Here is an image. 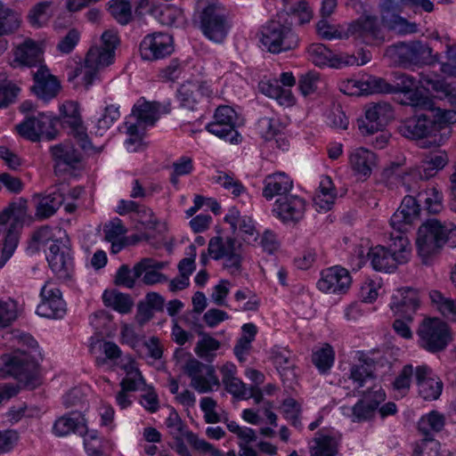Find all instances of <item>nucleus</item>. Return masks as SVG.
Instances as JSON below:
<instances>
[{
  "instance_id": "nucleus-9",
  "label": "nucleus",
  "mask_w": 456,
  "mask_h": 456,
  "mask_svg": "<svg viewBox=\"0 0 456 456\" xmlns=\"http://www.w3.org/2000/svg\"><path fill=\"white\" fill-rule=\"evenodd\" d=\"M46 260L57 279L66 281L72 278L75 272V264L73 252L68 239L60 237L54 240L49 247Z\"/></svg>"
},
{
  "instance_id": "nucleus-39",
  "label": "nucleus",
  "mask_w": 456,
  "mask_h": 456,
  "mask_svg": "<svg viewBox=\"0 0 456 456\" xmlns=\"http://www.w3.org/2000/svg\"><path fill=\"white\" fill-rule=\"evenodd\" d=\"M335 360V353L329 344L316 347L312 353V362L321 374H326L332 367Z\"/></svg>"
},
{
  "instance_id": "nucleus-30",
  "label": "nucleus",
  "mask_w": 456,
  "mask_h": 456,
  "mask_svg": "<svg viewBox=\"0 0 456 456\" xmlns=\"http://www.w3.org/2000/svg\"><path fill=\"white\" fill-rule=\"evenodd\" d=\"M368 257L372 267L379 272L391 273L402 265L387 247L378 245L370 248Z\"/></svg>"
},
{
  "instance_id": "nucleus-19",
  "label": "nucleus",
  "mask_w": 456,
  "mask_h": 456,
  "mask_svg": "<svg viewBox=\"0 0 456 456\" xmlns=\"http://www.w3.org/2000/svg\"><path fill=\"white\" fill-rule=\"evenodd\" d=\"M398 132L411 140H419L436 136V126L428 111L415 115L402 121Z\"/></svg>"
},
{
  "instance_id": "nucleus-57",
  "label": "nucleus",
  "mask_w": 456,
  "mask_h": 456,
  "mask_svg": "<svg viewBox=\"0 0 456 456\" xmlns=\"http://www.w3.org/2000/svg\"><path fill=\"white\" fill-rule=\"evenodd\" d=\"M138 278L139 276H135L134 267L130 269L127 265H122L116 273L115 283L118 286L132 289Z\"/></svg>"
},
{
  "instance_id": "nucleus-61",
  "label": "nucleus",
  "mask_w": 456,
  "mask_h": 456,
  "mask_svg": "<svg viewBox=\"0 0 456 456\" xmlns=\"http://www.w3.org/2000/svg\"><path fill=\"white\" fill-rule=\"evenodd\" d=\"M17 317L14 302L0 299V328L9 326Z\"/></svg>"
},
{
  "instance_id": "nucleus-16",
  "label": "nucleus",
  "mask_w": 456,
  "mask_h": 456,
  "mask_svg": "<svg viewBox=\"0 0 456 456\" xmlns=\"http://www.w3.org/2000/svg\"><path fill=\"white\" fill-rule=\"evenodd\" d=\"M306 205L304 198L289 194L275 200L272 212L281 223L295 224L304 218Z\"/></svg>"
},
{
  "instance_id": "nucleus-37",
  "label": "nucleus",
  "mask_w": 456,
  "mask_h": 456,
  "mask_svg": "<svg viewBox=\"0 0 456 456\" xmlns=\"http://www.w3.org/2000/svg\"><path fill=\"white\" fill-rule=\"evenodd\" d=\"M342 268L335 265L322 272V277L317 282L320 290L326 293H336L342 289Z\"/></svg>"
},
{
  "instance_id": "nucleus-1",
  "label": "nucleus",
  "mask_w": 456,
  "mask_h": 456,
  "mask_svg": "<svg viewBox=\"0 0 456 456\" xmlns=\"http://www.w3.org/2000/svg\"><path fill=\"white\" fill-rule=\"evenodd\" d=\"M360 363L351 368L349 379L362 398L352 407L349 419L355 423L371 421L379 406L386 400V393L375 383V362L370 357L359 359Z\"/></svg>"
},
{
  "instance_id": "nucleus-28",
  "label": "nucleus",
  "mask_w": 456,
  "mask_h": 456,
  "mask_svg": "<svg viewBox=\"0 0 456 456\" xmlns=\"http://www.w3.org/2000/svg\"><path fill=\"white\" fill-rule=\"evenodd\" d=\"M63 201L62 193L57 190L50 193L35 195L33 202L35 203L37 219L44 220L51 217L56 213Z\"/></svg>"
},
{
  "instance_id": "nucleus-47",
  "label": "nucleus",
  "mask_w": 456,
  "mask_h": 456,
  "mask_svg": "<svg viewBox=\"0 0 456 456\" xmlns=\"http://www.w3.org/2000/svg\"><path fill=\"white\" fill-rule=\"evenodd\" d=\"M120 117L119 107L114 104L104 108L103 113L97 118L96 133L102 135Z\"/></svg>"
},
{
  "instance_id": "nucleus-20",
  "label": "nucleus",
  "mask_w": 456,
  "mask_h": 456,
  "mask_svg": "<svg viewBox=\"0 0 456 456\" xmlns=\"http://www.w3.org/2000/svg\"><path fill=\"white\" fill-rule=\"evenodd\" d=\"M212 90L207 82L201 80H188L182 84L177 90V100L180 106L190 110H197V106L208 99Z\"/></svg>"
},
{
  "instance_id": "nucleus-14",
  "label": "nucleus",
  "mask_w": 456,
  "mask_h": 456,
  "mask_svg": "<svg viewBox=\"0 0 456 456\" xmlns=\"http://www.w3.org/2000/svg\"><path fill=\"white\" fill-rule=\"evenodd\" d=\"M41 301L36 313L48 319H61L66 314V303L59 287L51 281H45L40 290Z\"/></svg>"
},
{
  "instance_id": "nucleus-23",
  "label": "nucleus",
  "mask_w": 456,
  "mask_h": 456,
  "mask_svg": "<svg viewBox=\"0 0 456 456\" xmlns=\"http://www.w3.org/2000/svg\"><path fill=\"white\" fill-rule=\"evenodd\" d=\"M415 378L419 395L426 401L436 400L443 390L442 380L432 375V370L426 365L418 366Z\"/></svg>"
},
{
  "instance_id": "nucleus-64",
  "label": "nucleus",
  "mask_w": 456,
  "mask_h": 456,
  "mask_svg": "<svg viewBox=\"0 0 456 456\" xmlns=\"http://www.w3.org/2000/svg\"><path fill=\"white\" fill-rule=\"evenodd\" d=\"M105 240L109 242L117 240L120 236L126 232L122 221L116 217L109 224H106L103 229Z\"/></svg>"
},
{
  "instance_id": "nucleus-10",
  "label": "nucleus",
  "mask_w": 456,
  "mask_h": 456,
  "mask_svg": "<svg viewBox=\"0 0 456 456\" xmlns=\"http://www.w3.org/2000/svg\"><path fill=\"white\" fill-rule=\"evenodd\" d=\"M419 346L430 353L445 349L451 336L448 326L438 318L424 319L417 330Z\"/></svg>"
},
{
  "instance_id": "nucleus-56",
  "label": "nucleus",
  "mask_w": 456,
  "mask_h": 456,
  "mask_svg": "<svg viewBox=\"0 0 456 456\" xmlns=\"http://www.w3.org/2000/svg\"><path fill=\"white\" fill-rule=\"evenodd\" d=\"M440 443L433 436H424L413 450V456H439Z\"/></svg>"
},
{
  "instance_id": "nucleus-43",
  "label": "nucleus",
  "mask_w": 456,
  "mask_h": 456,
  "mask_svg": "<svg viewBox=\"0 0 456 456\" xmlns=\"http://www.w3.org/2000/svg\"><path fill=\"white\" fill-rule=\"evenodd\" d=\"M213 181L224 190L230 191L235 198L241 196L247 191L242 183L232 173L218 171L213 177Z\"/></svg>"
},
{
  "instance_id": "nucleus-21",
  "label": "nucleus",
  "mask_w": 456,
  "mask_h": 456,
  "mask_svg": "<svg viewBox=\"0 0 456 456\" xmlns=\"http://www.w3.org/2000/svg\"><path fill=\"white\" fill-rule=\"evenodd\" d=\"M422 194L419 193L418 199L412 196H405L398 209L390 218L391 226L397 232L406 231V226L418 219L420 212L419 202Z\"/></svg>"
},
{
  "instance_id": "nucleus-51",
  "label": "nucleus",
  "mask_w": 456,
  "mask_h": 456,
  "mask_svg": "<svg viewBox=\"0 0 456 456\" xmlns=\"http://www.w3.org/2000/svg\"><path fill=\"white\" fill-rule=\"evenodd\" d=\"M320 82V74L317 71L311 70L300 75L298 78V89L304 96H307L317 90Z\"/></svg>"
},
{
  "instance_id": "nucleus-13",
  "label": "nucleus",
  "mask_w": 456,
  "mask_h": 456,
  "mask_svg": "<svg viewBox=\"0 0 456 456\" xmlns=\"http://www.w3.org/2000/svg\"><path fill=\"white\" fill-rule=\"evenodd\" d=\"M60 123L69 126L70 133L80 148L86 152H94V148L88 137L86 128L83 126L78 104L76 102H65L61 107Z\"/></svg>"
},
{
  "instance_id": "nucleus-41",
  "label": "nucleus",
  "mask_w": 456,
  "mask_h": 456,
  "mask_svg": "<svg viewBox=\"0 0 456 456\" xmlns=\"http://www.w3.org/2000/svg\"><path fill=\"white\" fill-rule=\"evenodd\" d=\"M202 336L194 348L195 354L201 359L211 362L216 356V352L220 348L221 343L207 333L199 332Z\"/></svg>"
},
{
  "instance_id": "nucleus-24",
  "label": "nucleus",
  "mask_w": 456,
  "mask_h": 456,
  "mask_svg": "<svg viewBox=\"0 0 456 456\" xmlns=\"http://www.w3.org/2000/svg\"><path fill=\"white\" fill-rule=\"evenodd\" d=\"M35 84L32 90L41 100L48 102L56 97L61 86L57 78L49 73V70L40 67L34 74Z\"/></svg>"
},
{
  "instance_id": "nucleus-22",
  "label": "nucleus",
  "mask_w": 456,
  "mask_h": 456,
  "mask_svg": "<svg viewBox=\"0 0 456 456\" xmlns=\"http://www.w3.org/2000/svg\"><path fill=\"white\" fill-rule=\"evenodd\" d=\"M419 306V291L411 287L399 289L392 297L391 308L396 314L412 321V314Z\"/></svg>"
},
{
  "instance_id": "nucleus-36",
  "label": "nucleus",
  "mask_w": 456,
  "mask_h": 456,
  "mask_svg": "<svg viewBox=\"0 0 456 456\" xmlns=\"http://www.w3.org/2000/svg\"><path fill=\"white\" fill-rule=\"evenodd\" d=\"M132 114L136 118L138 124L153 126L159 118V104L141 98L134 105Z\"/></svg>"
},
{
  "instance_id": "nucleus-25",
  "label": "nucleus",
  "mask_w": 456,
  "mask_h": 456,
  "mask_svg": "<svg viewBox=\"0 0 456 456\" xmlns=\"http://www.w3.org/2000/svg\"><path fill=\"white\" fill-rule=\"evenodd\" d=\"M263 197L267 200H272L274 197H285L289 195L293 188V181L285 173H274L268 175L263 181Z\"/></svg>"
},
{
  "instance_id": "nucleus-5",
  "label": "nucleus",
  "mask_w": 456,
  "mask_h": 456,
  "mask_svg": "<svg viewBox=\"0 0 456 456\" xmlns=\"http://www.w3.org/2000/svg\"><path fill=\"white\" fill-rule=\"evenodd\" d=\"M24 215L23 208L15 203L9 205L0 213V233L5 234L1 248L0 269L12 257L18 246Z\"/></svg>"
},
{
  "instance_id": "nucleus-26",
  "label": "nucleus",
  "mask_w": 456,
  "mask_h": 456,
  "mask_svg": "<svg viewBox=\"0 0 456 456\" xmlns=\"http://www.w3.org/2000/svg\"><path fill=\"white\" fill-rule=\"evenodd\" d=\"M167 263L156 259L146 257L134 265L135 276L142 278V281L146 285H153L167 281V278L159 270L164 269Z\"/></svg>"
},
{
  "instance_id": "nucleus-18",
  "label": "nucleus",
  "mask_w": 456,
  "mask_h": 456,
  "mask_svg": "<svg viewBox=\"0 0 456 456\" xmlns=\"http://www.w3.org/2000/svg\"><path fill=\"white\" fill-rule=\"evenodd\" d=\"M346 36L360 38L363 42L380 44L385 36L377 16L364 15L349 24Z\"/></svg>"
},
{
  "instance_id": "nucleus-55",
  "label": "nucleus",
  "mask_w": 456,
  "mask_h": 456,
  "mask_svg": "<svg viewBox=\"0 0 456 456\" xmlns=\"http://www.w3.org/2000/svg\"><path fill=\"white\" fill-rule=\"evenodd\" d=\"M393 76V94L409 92L410 89L416 87V79L405 73L395 71Z\"/></svg>"
},
{
  "instance_id": "nucleus-7",
  "label": "nucleus",
  "mask_w": 456,
  "mask_h": 456,
  "mask_svg": "<svg viewBox=\"0 0 456 456\" xmlns=\"http://www.w3.org/2000/svg\"><path fill=\"white\" fill-rule=\"evenodd\" d=\"M262 46L272 53H280L295 49L298 45V36L291 27L279 20L265 23L259 32Z\"/></svg>"
},
{
  "instance_id": "nucleus-4",
  "label": "nucleus",
  "mask_w": 456,
  "mask_h": 456,
  "mask_svg": "<svg viewBox=\"0 0 456 456\" xmlns=\"http://www.w3.org/2000/svg\"><path fill=\"white\" fill-rule=\"evenodd\" d=\"M196 13L203 35L213 42H223L231 28L225 9L216 0H197Z\"/></svg>"
},
{
  "instance_id": "nucleus-54",
  "label": "nucleus",
  "mask_w": 456,
  "mask_h": 456,
  "mask_svg": "<svg viewBox=\"0 0 456 456\" xmlns=\"http://www.w3.org/2000/svg\"><path fill=\"white\" fill-rule=\"evenodd\" d=\"M37 124L36 117H30L17 125L16 130L20 136L31 142H37L42 136L40 131L37 129Z\"/></svg>"
},
{
  "instance_id": "nucleus-50",
  "label": "nucleus",
  "mask_w": 456,
  "mask_h": 456,
  "mask_svg": "<svg viewBox=\"0 0 456 456\" xmlns=\"http://www.w3.org/2000/svg\"><path fill=\"white\" fill-rule=\"evenodd\" d=\"M51 4V2H42L36 4L30 10L28 18L33 27H42L48 21L50 18L49 7Z\"/></svg>"
},
{
  "instance_id": "nucleus-60",
  "label": "nucleus",
  "mask_w": 456,
  "mask_h": 456,
  "mask_svg": "<svg viewBox=\"0 0 456 456\" xmlns=\"http://www.w3.org/2000/svg\"><path fill=\"white\" fill-rule=\"evenodd\" d=\"M413 374V367L411 364L403 366L398 376L393 382V387L395 390L405 394L411 386V380Z\"/></svg>"
},
{
  "instance_id": "nucleus-29",
  "label": "nucleus",
  "mask_w": 456,
  "mask_h": 456,
  "mask_svg": "<svg viewBox=\"0 0 456 456\" xmlns=\"http://www.w3.org/2000/svg\"><path fill=\"white\" fill-rule=\"evenodd\" d=\"M349 165L354 175L366 179L376 166V155L366 148H357L349 155Z\"/></svg>"
},
{
  "instance_id": "nucleus-42",
  "label": "nucleus",
  "mask_w": 456,
  "mask_h": 456,
  "mask_svg": "<svg viewBox=\"0 0 456 456\" xmlns=\"http://www.w3.org/2000/svg\"><path fill=\"white\" fill-rule=\"evenodd\" d=\"M444 424V416L438 411H432L419 420V431L423 436H433V432H440Z\"/></svg>"
},
{
  "instance_id": "nucleus-40",
  "label": "nucleus",
  "mask_w": 456,
  "mask_h": 456,
  "mask_svg": "<svg viewBox=\"0 0 456 456\" xmlns=\"http://www.w3.org/2000/svg\"><path fill=\"white\" fill-rule=\"evenodd\" d=\"M317 435L310 444V456H335L338 453L337 441L330 436Z\"/></svg>"
},
{
  "instance_id": "nucleus-34",
  "label": "nucleus",
  "mask_w": 456,
  "mask_h": 456,
  "mask_svg": "<svg viewBox=\"0 0 456 456\" xmlns=\"http://www.w3.org/2000/svg\"><path fill=\"white\" fill-rule=\"evenodd\" d=\"M208 250L214 259L219 260L233 253L241 252V243L232 237H214L209 240Z\"/></svg>"
},
{
  "instance_id": "nucleus-11",
  "label": "nucleus",
  "mask_w": 456,
  "mask_h": 456,
  "mask_svg": "<svg viewBox=\"0 0 456 456\" xmlns=\"http://www.w3.org/2000/svg\"><path fill=\"white\" fill-rule=\"evenodd\" d=\"M183 372L191 379V387L200 394L210 393L220 387L214 366L205 364L195 358H191L185 362Z\"/></svg>"
},
{
  "instance_id": "nucleus-3",
  "label": "nucleus",
  "mask_w": 456,
  "mask_h": 456,
  "mask_svg": "<svg viewBox=\"0 0 456 456\" xmlns=\"http://www.w3.org/2000/svg\"><path fill=\"white\" fill-rule=\"evenodd\" d=\"M102 40L104 45L92 46L86 55L84 63L76 69V75L82 76L86 89L100 78V72L114 61L117 36L106 31L102 34Z\"/></svg>"
},
{
  "instance_id": "nucleus-53",
  "label": "nucleus",
  "mask_w": 456,
  "mask_h": 456,
  "mask_svg": "<svg viewBox=\"0 0 456 456\" xmlns=\"http://www.w3.org/2000/svg\"><path fill=\"white\" fill-rule=\"evenodd\" d=\"M281 408L285 419L295 428H300L302 425L299 419L301 412L300 404L293 398H287L283 401Z\"/></svg>"
},
{
  "instance_id": "nucleus-58",
  "label": "nucleus",
  "mask_w": 456,
  "mask_h": 456,
  "mask_svg": "<svg viewBox=\"0 0 456 456\" xmlns=\"http://www.w3.org/2000/svg\"><path fill=\"white\" fill-rule=\"evenodd\" d=\"M19 91V87L11 81L0 80V108H5L13 102Z\"/></svg>"
},
{
  "instance_id": "nucleus-52",
  "label": "nucleus",
  "mask_w": 456,
  "mask_h": 456,
  "mask_svg": "<svg viewBox=\"0 0 456 456\" xmlns=\"http://www.w3.org/2000/svg\"><path fill=\"white\" fill-rule=\"evenodd\" d=\"M257 128L265 140H272L280 133L281 124L275 118L263 117L257 122Z\"/></svg>"
},
{
  "instance_id": "nucleus-35",
  "label": "nucleus",
  "mask_w": 456,
  "mask_h": 456,
  "mask_svg": "<svg viewBox=\"0 0 456 456\" xmlns=\"http://www.w3.org/2000/svg\"><path fill=\"white\" fill-rule=\"evenodd\" d=\"M20 23V15L0 1V55L7 48V42L2 37L14 32Z\"/></svg>"
},
{
  "instance_id": "nucleus-32",
  "label": "nucleus",
  "mask_w": 456,
  "mask_h": 456,
  "mask_svg": "<svg viewBox=\"0 0 456 456\" xmlns=\"http://www.w3.org/2000/svg\"><path fill=\"white\" fill-rule=\"evenodd\" d=\"M13 61L28 67L37 66L42 61V51L33 40H25L14 51Z\"/></svg>"
},
{
  "instance_id": "nucleus-45",
  "label": "nucleus",
  "mask_w": 456,
  "mask_h": 456,
  "mask_svg": "<svg viewBox=\"0 0 456 456\" xmlns=\"http://www.w3.org/2000/svg\"><path fill=\"white\" fill-rule=\"evenodd\" d=\"M108 5L110 13L120 25H127L132 20V5L129 1L110 0Z\"/></svg>"
},
{
  "instance_id": "nucleus-33",
  "label": "nucleus",
  "mask_w": 456,
  "mask_h": 456,
  "mask_svg": "<svg viewBox=\"0 0 456 456\" xmlns=\"http://www.w3.org/2000/svg\"><path fill=\"white\" fill-rule=\"evenodd\" d=\"M307 53L312 62L315 66H328L339 69L342 60L327 48L323 44H312L307 48Z\"/></svg>"
},
{
  "instance_id": "nucleus-38",
  "label": "nucleus",
  "mask_w": 456,
  "mask_h": 456,
  "mask_svg": "<svg viewBox=\"0 0 456 456\" xmlns=\"http://www.w3.org/2000/svg\"><path fill=\"white\" fill-rule=\"evenodd\" d=\"M396 232V234L391 233L390 243L387 249L393 253L394 256L402 265L409 260L410 256V241L403 234V232Z\"/></svg>"
},
{
  "instance_id": "nucleus-59",
  "label": "nucleus",
  "mask_w": 456,
  "mask_h": 456,
  "mask_svg": "<svg viewBox=\"0 0 456 456\" xmlns=\"http://www.w3.org/2000/svg\"><path fill=\"white\" fill-rule=\"evenodd\" d=\"M316 31L318 36L324 40H332L342 37L339 26L330 23L326 19L318 21Z\"/></svg>"
},
{
  "instance_id": "nucleus-62",
  "label": "nucleus",
  "mask_w": 456,
  "mask_h": 456,
  "mask_svg": "<svg viewBox=\"0 0 456 456\" xmlns=\"http://www.w3.org/2000/svg\"><path fill=\"white\" fill-rule=\"evenodd\" d=\"M421 200H424L426 208L430 214H437L442 209V194L435 188L426 191Z\"/></svg>"
},
{
  "instance_id": "nucleus-2",
  "label": "nucleus",
  "mask_w": 456,
  "mask_h": 456,
  "mask_svg": "<svg viewBox=\"0 0 456 456\" xmlns=\"http://www.w3.org/2000/svg\"><path fill=\"white\" fill-rule=\"evenodd\" d=\"M19 347L0 357V377L14 378L24 387L33 389L40 384L38 363L35 359L37 342L29 334L18 338Z\"/></svg>"
},
{
  "instance_id": "nucleus-12",
  "label": "nucleus",
  "mask_w": 456,
  "mask_h": 456,
  "mask_svg": "<svg viewBox=\"0 0 456 456\" xmlns=\"http://www.w3.org/2000/svg\"><path fill=\"white\" fill-rule=\"evenodd\" d=\"M237 123V112L232 107L224 105L216 110L213 121L206 126V129L221 139L238 143L241 137L236 130Z\"/></svg>"
},
{
  "instance_id": "nucleus-46",
  "label": "nucleus",
  "mask_w": 456,
  "mask_h": 456,
  "mask_svg": "<svg viewBox=\"0 0 456 456\" xmlns=\"http://www.w3.org/2000/svg\"><path fill=\"white\" fill-rule=\"evenodd\" d=\"M37 126L41 136L47 140H53L58 134L56 126L60 124L58 118L53 117L51 113H39L36 117Z\"/></svg>"
},
{
  "instance_id": "nucleus-44",
  "label": "nucleus",
  "mask_w": 456,
  "mask_h": 456,
  "mask_svg": "<svg viewBox=\"0 0 456 456\" xmlns=\"http://www.w3.org/2000/svg\"><path fill=\"white\" fill-rule=\"evenodd\" d=\"M105 305L112 307L120 314H127L131 311L133 301L128 295L118 291H105L102 296Z\"/></svg>"
},
{
  "instance_id": "nucleus-27",
  "label": "nucleus",
  "mask_w": 456,
  "mask_h": 456,
  "mask_svg": "<svg viewBox=\"0 0 456 456\" xmlns=\"http://www.w3.org/2000/svg\"><path fill=\"white\" fill-rule=\"evenodd\" d=\"M86 420L80 411H71L57 419L53 432L57 436H66L71 433L85 434Z\"/></svg>"
},
{
  "instance_id": "nucleus-8",
  "label": "nucleus",
  "mask_w": 456,
  "mask_h": 456,
  "mask_svg": "<svg viewBox=\"0 0 456 456\" xmlns=\"http://www.w3.org/2000/svg\"><path fill=\"white\" fill-rule=\"evenodd\" d=\"M447 240V231L437 219H429L420 225L416 245L422 263L428 265Z\"/></svg>"
},
{
  "instance_id": "nucleus-31",
  "label": "nucleus",
  "mask_w": 456,
  "mask_h": 456,
  "mask_svg": "<svg viewBox=\"0 0 456 456\" xmlns=\"http://www.w3.org/2000/svg\"><path fill=\"white\" fill-rule=\"evenodd\" d=\"M50 152L56 167H74L81 161V154L72 143L62 142L50 148Z\"/></svg>"
},
{
  "instance_id": "nucleus-6",
  "label": "nucleus",
  "mask_w": 456,
  "mask_h": 456,
  "mask_svg": "<svg viewBox=\"0 0 456 456\" xmlns=\"http://www.w3.org/2000/svg\"><path fill=\"white\" fill-rule=\"evenodd\" d=\"M432 48L420 41L398 43L388 46L385 56L399 65H431L438 61L437 55L432 53Z\"/></svg>"
},
{
  "instance_id": "nucleus-63",
  "label": "nucleus",
  "mask_w": 456,
  "mask_h": 456,
  "mask_svg": "<svg viewBox=\"0 0 456 456\" xmlns=\"http://www.w3.org/2000/svg\"><path fill=\"white\" fill-rule=\"evenodd\" d=\"M188 442L195 450L202 453H210L212 456H224L221 451L216 449L210 443L204 439L199 438L193 433L189 434Z\"/></svg>"
},
{
  "instance_id": "nucleus-49",
  "label": "nucleus",
  "mask_w": 456,
  "mask_h": 456,
  "mask_svg": "<svg viewBox=\"0 0 456 456\" xmlns=\"http://www.w3.org/2000/svg\"><path fill=\"white\" fill-rule=\"evenodd\" d=\"M428 111L434 120L436 134L447 125L456 122V111L453 110H435L431 107Z\"/></svg>"
},
{
  "instance_id": "nucleus-17",
  "label": "nucleus",
  "mask_w": 456,
  "mask_h": 456,
  "mask_svg": "<svg viewBox=\"0 0 456 456\" xmlns=\"http://www.w3.org/2000/svg\"><path fill=\"white\" fill-rule=\"evenodd\" d=\"M173 51V37L167 33L147 35L140 44L141 56L146 61H157L166 58Z\"/></svg>"
},
{
  "instance_id": "nucleus-15",
  "label": "nucleus",
  "mask_w": 456,
  "mask_h": 456,
  "mask_svg": "<svg viewBox=\"0 0 456 456\" xmlns=\"http://www.w3.org/2000/svg\"><path fill=\"white\" fill-rule=\"evenodd\" d=\"M393 118L392 106L387 102L370 104L365 110V119H358V128L363 135L383 131Z\"/></svg>"
},
{
  "instance_id": "nucleus-48",
  "label": "nucleus",
  "mask_w": 456,
  "mask_h": 456,
  "mask_svg": "<svg viewBox=\"0 0 456 456\" xmlns=\"http://www.w3.org/2000/svg\"><path fill=\"white\" fill-rule=\"evenodd\" d=\"M403 94L405 99L402 102L403 104L410 105L420 110H425L427 111L431 107H433L432 100L429 97L424 95L416 87L410 89L409 92H404Z\"/></svg>"
}]
</instances>
